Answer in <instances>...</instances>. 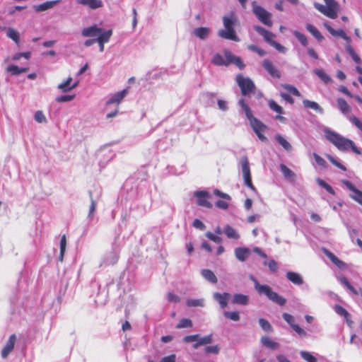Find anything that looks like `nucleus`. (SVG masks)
Instances as JSON below:
<instances>
[{"mask_svg": "<svg viewBox=\"0 0 362 362\" xmlns=\"http://www.w3.org/2000/svg\"><path fill=\"white\" fill-rule=\"evenodd\" d=\"M261 343L263 346L272 349L276 350L279 349V344L272 340L269 337L264 336L261 338Z\"/></svg>", "mask_w": 362, "mask_h": 362, "instance_id": "nucleus-30", "label": "nucleus"}, {"mask_svg": "<svg viewBox=\"0 0 362 362\" xmlns=\"http://www.w3.org/2000/svg\"><path fill=\"white\" fill-rule=\"evenodd\" d=\"M303 104L305 108L313 109L320 114L324 113L323 109L316 102L305 99V100H303Z\"/></svg>", "mask_w": 362, "mask_h": 362, "instance_id": "nucleus-31", "label": "nucleus"}, {"mask_svg": "<svg viewBox=\"0 0 362 362\" xmlns=\"http://www.w3.org/2000/svg\"><path fill=\"white\" fill-rule=\"evenodd\" d=\"M343 185H344L349 190L353 192L351 197L362 205V192L358 190L353 184L346 180H342Z\"/></svg>", "mask_w": 362, "mask_h": 362, "instance_id": "nucleus-12", "label": "nucleus"}, {"mask_svg": "<svg viewBox=\"0 0 362 362\" xmlns=\"http://www.w3.org/2000/svg\"><path fill=\"white\" fill-rule=\"evenodd\" d=\"M263 264L264 266H268V267L269 268V269L273 272H275L277 269H278V265H277V263L276 261L273 260V259H271L270 261L269 262H267V261H264L263 262Z\"/></svg>", "mask_w": 362, "mask_h": 362, "instance_id": "nucleus-63", "label": "nucleus"}, {"mask_svg": "<svg viewBox=\"0 0 362 362\" xmlns=\"http://www.w3.org/2000/svg\"><path fill=\"white\" fill-rule=\"evenodd\" d=\"M259 326L262 327V329L264 331H266L268 332H272V330H273L272 327L268 320H267L264 318H260V319H259Z\"/></svg>", "mask_w": 362, "mask_h": 362, "instance_id": "nucleus-52", "label": "nucleus"}, {"mask_svg": "<svg viewBox=\"0 0 362 362\" xmlns=\"http://www.w3.org/2000/svg\"><path fill=\"white\" fill-rule=\"evenodd\" d=\"M223 232L228 238L238 240L240 238L236 230L229 225L224 228Z\"/></svg>", "mask_w": 362, "mask_h": 362, "instance_id": "nucleus-39", "label": "nucleus"}, {"mask_svg": "<svg viewBox=\"0 0 362 362\" xmlns=\"http://www.w3.org/2000/svg\"><path fill=\"white\" fill-rule=\"evenodd\" d=\"M75 98V95H64L56 98L58 103H66L72 100Z\"/></svg>", "mask_w": 362, "mask_h": 362, "instance_id": "nucleus-61", "label": "nucleus"}, {"mask_svg": "<svg viewBox=\"0 0 362 362\" xmlns=\"http://www.w3.org/2000/svg\"><path fill=\"white\" fill-rule=\"evenodd\" d=\"M337 102L338 108L343 114H346L350 112V106L344 98H339L337 99Z\"/></svg>", "mask_w": 362, "mask_h": 362, "instance_id": "nucleus-38", "label": "nucleus"}, {"mask_svg": "<svg viewBox=\"0 0 362 362\" xmlns=\"http://www.w3.org/2000/svg\"><path fill=\"white\" fill-rule=\"evenodd\" d=\"M112 35V30L110 29L106 31L102 30L100 33L98 35V37L95 38L97 42H105L107 43L109 42L111 36Z\"/></svg>", "mask_w": 362, "mask_h": 362, "instance_id": "nucleus-33", "label": "nucleus"}, {"mask_svg": "<svg viewBox=\"0 0 362 362\" xmlns=\"http://www.w3.org/2000/svg\"><path fill=\"white\" fill-rule=\"evenodd\" d=\"M202 97L207 106H213L216 103V94L214 93L206 92Z\"/></svg>", "mask_w": 362, "mask_h": 362, "instance_id": "nucleus-40", "label": "nucleus"}, {"mask_svg": "<svg viewBox=\"0 0 362 362\" xmlns=\"http://www.w3.org/2000/svg\"><path fill=\"white\" fill-rule=\"evenodd\" d=\"M240 165L242 168V172L244 178L245 185L251 189L252 191L256 192V189L252 184L250 168L249 165V161L247 156H243L240 159Z\"/></svg>", "mask_w": 362, "mask_h": 362, "instance_id": "nucleus-8", "label": "nucleus"}, {"mask_svg": "<svg viewBox=\"0 0 362 362\" xmlns=\"http://www.w3.org/2000/svg\"><path fill=\"white\" fill-rule=\"evenodd\" d=\"M231 303L246 305L249 303V296L241 293H235L233 296Z\"/></svg>", "mask_w": 362, "mask_h": 362, "instance_id": "nucleus-26", "label": "nucleus"}, {"mask_svg": "<svg viewBox=\"0 0 362 362\" xmlns=\"http://www.w3.org/2000/svg\"><path fill=\"white\" fill-rule=\"evenodd\" d=\"M252 11L257 20L266 26L272 27L273 22L272 21V13L264 7L259 5L256 1L251 2Z\"/></svg>", "mask_w": 362, "mask_h": 362, "instance_id": "nucleus-5", "label": "nucleus"}, {"mask_svg": "<svg viewBox=\"0 0 362 362\" xmlns=\"http://www.w3.org/2000/svg\"><path fill=\"white\" fill-rule=\"evenodd\" d=\"M317 182L321 187L324 188L329 194H334V191L333 188L329 185H328L325 181L318 178L317 180Z\"/></svg>", "mask_w": 362, "mask_h": 362, "instance_id": "nucleus-54", "label": "nucleus"}, {"mask_svg": "<svg viewBox=\"0 0 362 362\" xmlns=\"http://www.w3.org/2000/svg\"><path fill=\"white\" fill-rule=\"evenodd\" d=\"M211 33V30L207 27H200L193 30V34L201 40L206 39Z\"/></svg>", "mask_w": 362, "mask_h": 362, "instance_id": "nucleus-27", "label": "nucleus"}, {"mask_svg": "<svg viewBox=\"0 0 362 362\" xmlns=\"http://www.w3.org/2000/svg\"><path fill=\"white\" fill-rule=\"evenodd\" d=\"M16 341V334H11L9 337L8 340L7 341L6 345L3 348L1 351V357L3 358H7V356L9 355V354L13 351L14 348V345Z\"/></svg>", "mask_w": 362, "mask_h": 362, "instance_id": "nucleus-17", "label": "nucleus"}, {"mask_svg": "<svg viewBox=\"0 0 362 362\" xmlns=\"http://www.w3.org/2000/svg\"><path fill=\"white\" fill-rule=\"evenodd\" d=\"M28 71V68H20L16 65L12 64L7 67V71L13 76H18Z\"/></svg>", "mask_w": 362, "mask_h": 362, "instance_id": "nucleus-42", "label": "nucleus"}, {"mask_svg": "<svg viewBox=\"0 0 362 362\" xmlns=\"http://www.w3.org/2000/svg\"><path fill=\"white\" fill-rule=\"evenodd\" d=\"M268 106L272 110L276 112L279 115L284 113L283 108L280 105H279L274 100H269Z\"/></svg>", "mask_w": 362, "mask_h": 362, "instance_id": "nucleus-49", "label": "nucleus"}, {"mask_svg": "<svg viewBox=\"0 0 362 362\" xmlns=\"http://www.w3.org/2000/svg\"><path fill=\"white\" fill-rule=\"evenodd\" d=\"M262 66L273 78H279L281 77L280 71L270 60L264 59L262 63Z\"/></svg>", "mask_w": 362, "mask_h": 362, "instance_id": "nucleus-16", "label": "nucleus"}, {"mask_svg": "<svg viewBox=\"0 0 362 362\" xmlns=\"http://www.w3.org/2000/svg\"><path fill=\"white\" fill-rule=\"evenodd\" d=\"M314 74H316L325 84H328L332 82V78L327 74L322 69H316L313 71Z\"/></svg>", "mask_w": 362, "mask_h": 362, "instance_id": "nucleus-36", "label": "nucleus"}, {"mask_svg": "<svg viewBox=\"0 0 362 362\" xmlns=\"http://www.w3.org/2000/svg\"><path fill=\"white\" fill-rule=\"evenodd\" d=\"M240 165L242 168V172L244 178L245 185L251 189L252 191L256 192V189L252 184L250 168L249 165V161L247 156H243L240 159Z\"/></svg>", "mask_w": 362, "mask_h": 362, "instance_id": "nucleus-7", "label": "nucleus"}, {"mask_svg": "<svg viewBox=\"0 0 362 362\" xmlns=\"http://www.w3.org/2000/svg\"><path fill=\"white\" fill-rule=\"evenodd\" d=\"M287 279L294 285L300 286L303 284V276L295 272H288L286 274Z\"/></svg>", "mask_w": 362, "mask_h": 362, "instance_id": "nucleus-23", "label": "nucleus"}, {"mask_svg": "<svg viewBox=\"0 0 362 362\" xmlns=\"http://www.w3.org/2000/svg\"><path fill=\"white\" fill-rule=\"evenodd\" d=\"M186 305L188 307H204V300L203 298H200V299L189 298L186 300Z\"/></svg>", "mask_w": 362, "mask_h": 362, "instance_id": "nucleus-44", "label": "nucleus"}, {"mask_svg": "<svg viewBox=\"0 0 362 362\" xmlns=\"http://www.w3.org/2000/svg\"><path fill=\"white\" fill-rule=\"evenodd\" d=\"M283 319L291 326V328H293V325H296L297 324L295 323V318L294 317L288 314L287 313H284L282 314Z\"/></svg>", "mask_w": 362, "mask_h": 362, "instance_id": "nucleus-57", "label": "nucleus"}, {"mask_svg": "<svg viewBox=\"0 0 362 362\" xmlns=\"http://www.w3.org/2000/svg\"><path fill=\"white\" fill-rule=\"evenodd\" d=\"M323 132L325 138L334 145L339 151H346L349 148H351L356 154L361 153V150L355 146L354 143L351 140L342 136L328 127H325L323 129Z\"/></svg>", "mask_w": 362, "mask_h": 362, "instance_id": "nucleus-1", "label": "nucleus"}, {"mask_svg": "<svg viewBox=\"0 0 362 362\" xmlns=\"http://www.w3.org/2000/svg\"><path fill=\"white\" fill-rule=\"evenodd\" d=\"M78 4L88 7L90 9L95 10L102 8L103 2L102 0H76Z\"/></svg>", "mask_w": 362, "mask_h": 362, "instance_id": "nucleus-20", "label": "nucleus"}, {"mask_svg": "<svg viewBox=\"0 0 362 362\" xmlns=\"http://www.w3.org/2000/svg\"><path fill=\"white\" fill-rule=\"evenodd\" d=\"M71 81H72V78L69 77L68 78H66V80H65L62 83H59L57 87L59 90H61L64 93L68 92V91L71 90L70 87H71Z\"/></svg>", "mask_w": 362, "mask_h": 362, "instance_id": "nucleus-47", "label": "nucleus"}, {"mask_svg": "<svg viewBox=\"0 0 362 362\" xmlns=\"http://www.w3.org/2000/svg\"><path fill=\"white\" fill-rule=\"evenodd\" d=\"M338 280L340 281L341 284L345 286L354 294L357 295L358 293L356 289L349 283V281L345 276H339L338 277Z\"/></svg>", "mask_w": 362, "mask_h": 362, "instance_id": "nucleus-45", "label": "nucleus"}, {"mask_svg": "<svg viewBox=\"0 0 362 362\" xmlns=\"http://www.w3.org/2000/svg\"><path fill=\"white\" fill-rule=\"evenodd\" d=\"M127 93V89H124L116 93L107 101V105H108L113 103H119L126 96Z\"/></svg>", "mask_w": 362, "mask_h": 362, "instance_id": "nucleus-28", "label": "nucleus"}, {"mask_svg": "<svg viewBox=\"0 0 362 362\" xmlns=\"http://www.w3.org/2000/svg\"><path fill=\"white\" fill-rule=\"evenodd\" d=\"M279 168L286 180H288L290 181L295 180L296 174L291 169H289L286 165L281 164L279 165Z\"/></svg>", "mask_w": 362, "mask_h": 362, "instance_id": "nucleus-29", "label": "nucleus"}, {"mask_svg": "<svg viewBox=\"0 0 362 362\" xmlns=\"http://www.w3.org/2000/svg\"><path fill=\"white\" fill-rule=\"evenodd\" d=\"M275 139L286 151H291L292 150L291 144L281 135L276 134Z\"/></svg>", "mask_w": 362, "mask_h": 362, "instance_id": "nucleus-37", "label": "nucleus"}, {"mask_svg": "<svg viewBox=\"0 0 362 362\" xmlns=\"http://www.w3.org/2000/svg\"><path fill=\"white\" fill-rule=\"evenodd\" d=\"M213 341L212 334H209L202 337H199L197 341L193 344L194 349H197L200 346L209 344Z\"/></svg>", "mask_w": 362, "mask_h": 362, "instance_id": "nucleus-34", "label": "nucleus"}, {"mask_svg": "<svg viewBox=\"0 0 362 362\" xmlns=\"http://www.w3.org/2000/svg\"><path fill=\"white\" fill-rule=\"evenodd\" d=\"M247 48L249 50L257 53L260 57H263L266 54L264 50L255 45H250L247 47Z\"/></svg>", "mask_w": 362, "mask_h": 362, "instance_id": "nucleus-60", "label": "nucleus"}, {"mask_svg": "<svg viewBox=\"0 0 362 362\" xmlns=\"http://www.w3.org/2000/svg\"><path fill=\"white\" fill-rule=\"evenodd\" d=\"M325 27L332 35L341 37L347 42L350 41V37L347 36V35L342 29L334 30L332 26L327 23H325Z\"/></svg>", "mask_w": 362, "mask_h": 362, "instance_id": "nucleus-24", "label": "nucleus"}, {"mask_svg": "<svg viewBox=\"0 0 362 362\" xmlns=\"http://www.w3.org/2000/svg\"><path fill=\"white\" fill-rule=\"evenodd\" d=\"M61 0L47 1L38 5H34L33 9L35 12L40 13L52 8L55 5L59 4Z\"/></svg>", "mask_w": 362, "mask_h": 362, "instance_id": "nucleus-18", "label": "nucleus"}, {"mask_svg": "<svg viewBox=\"0 0 362 362\" xmlns=\"http://www.w3.org/2000/svg\"><path fill=\"white\" fill-rule=\"evenodd\" d=\"M334 309L337 314L344 317L346 322H349V317H350V314L345 308H344L340 305H336Z\"/></svg>", "mask_w": 362, "mask_h": 362, "instance_id": "nucleus-43", "label": "nucleus"}, {"mask_svg": "<svg viewBox=\"0 0 362 362\" xmlns=\"http://www.w3.org/2000/svg\"><path fill=\"white\" fill-rule=\"evenodd\" d=\"M88 194H89V197H90V205L89 211H88V217L91 218L95 211V209H96V202L93 198L92 192L89 191Z\"/></svg>", "mask_w": 362, "mask_h": 362, "instance_id": "nucleus-55", "label": "nucleus"}, {"mask_svg": "<svg viewBox=\"0 0 362 362\" xmlns=\"http://www.w3.org/2000/svg\"><path fill=\"white\" fill-rule=\"evenodd\" d=\"M237 22V17L234 13H230L223 17L224 29L218 31V35L226 40L239 42L240 38L237 36L235 30V25Z\"/></svg>", "mask_w": 362, "mask_h": 362, "instance_id": "nucleus-3", "label": "nucleus"}, {"mask_svg": "<svg viewBox=\"0 0 362 362\" xmlns=\"http://www.w3.org/2000/svg\"><path fill=\"white\" fill-rule=\"evenodd\" d=\"M284 88L288 90L290 93H291L292 95H295V96H300V92L298 91V90L294 87L292 85H288V84H286L284 86Z\"/></svg>", "mask_w": 362, "mask_h": 362, "instance_id": "nucleus-59", "label": "nucleus"}, {"mask_svg": "<svg viewBox=\"0 0 362 362\" xmlns=\"http://www.w3.org/2000/svg\"><path fill=\"white\" fill-rule=\"evenodd\" d=\"M103 29L98 28L97 25H93L90 27L85 28L81 31V35L83 37H95L102 32Z\"/></svg>", "mask_w": 362, "mask_h": 362, "instance_id": "nucleus-21", "label": "nucleus"}, {"mask_svg": "<svg viewBox=\"0 0 362 362\" xmlns=\"http://www.w3.org/2000/svg\"><path fill=\"white\" fill-rule=\"evenodd\" d=\"M192 326V322L188 318H182L180 320L179 323L176 325V328L182 329L191 327Z\"/></svg>", "mask_w": 362, "mask_h": 362, "instance_id": "nucleus-53", "label": "nucleus"}, {"mask_svg": "<svg viewBox=\"0 0 362 362\" xmlns=\"http://www.w3.org/2000/svg\"><path fill=\"white\" fill-rule=\"evenodd\" d=\"M326 157L333 165H334L337 168L341 169L344 171L346 170V168L342 164H341L336 158L333 157L329 154H327Z\"/></svg>", "mask_w": 362, "mask_h": 362, "instance_id": "nucleus-58", "label": "nucleus"}, {"mask_svg": "<svg viewBox=\"0 0 362 362\" xmlns=\"http://www.w3.org/2000/svg\"><path fill=\"white\" fill-rule=\"evenodd\" d=\"M325 254L326 256L330 259V261L334 264L339 269H344L346 268V264L340 260L337 256H335L332 252L327 250H325Z\"/></svg>", "mask_w": 362, "mask_h": 362, "instance_id": "nucleus-25", "label": "nucleus"}, {"mask_svg": "<svg viewBox=\"0 0 362 362\" xmlns=\"http://www.w3.org/2000/svg\"><path fill=\"white\" fill-rule=\"evenodd\" d=\"M223 52L225 58H227L228 60V65L233 64L241 70L245 67V65L240 57L233 55L231 52L228 49H225Z\"/></svg>", "mask_w": 362, "mask_h": 362, "instance_id": "nucleus-14", "label": "nucleus"}, {"mask_svg": "<svg viewBox=\"0 0 362 362\" xmlns=\"http://www.w3.org/2000/svg\"><path fill=\"white\" fill-rule=\"evenodd\" d=\"M314 7L329 18L335 19L337 17V4H328V6H325L315 2Z\"/></svg>", "mask_w": 362, "mask_h": 362, "instance_id": "nucleus-9", "label": "nucleus"}, {"mask_svg": "<svg viewBox=\"0 0 362 362\" xmlns=\"http://www.w3.org/2000/svg\"><path fill=\"white\" fill-rule=\"evenodd\" d=\"M307 30L318 41L323 40V36L321 35L320 31L313 25L308 23L306 25Z\"/></svg>", "mask_w": 362, "mask_h": 362, "instance_id": "nucleus-41", "label": "nucleus"}, {"mask_svg": "<svg viewBox=\"0 0 362 362\" xmlns=\"http://www.w3.org/2000/svg\"><path fill=\"white\" fill-rule=\"evenodd\" d=\"M34 118L35 120L38 123L46 122L47 121L44 113L40 110H38L35 112Z\"/></svg>", "mask_w": 362, "mask_h": 362, "instance_id": "nucleus-62", "label": "nucleus"}, {"mask_svg": "<svg viewBox=\"0 0 362 362\" xmlns=\"http://www.w3.org/2000/svg\"><path fill=\"white\" fill-rule=\"evenodd\" d=\"M6 35L8 37L12 39L16 44H18L20 40L19 33L13 28H9L7 30Z\"/></svg>", "mask_w": 362, "mask_h": 362, "instance_id": "nucleus-46", "label": "nucleus"}, {"mask_svg": "<svg viewBox=\"0 0 362 362\" xmlns=\"http://www.w3.org/2000/svg\"><path fill=\"white\" fill-rule=\"evenodd\" d=\"M345 48L346 51L356 63L360 64L361 62V58L356 54L354 48L350 45H346Z\"/></svg>", "mask_w": 362, "mask_h": 362, "instance_id": "nucleus-48", "label": "nucleus"}, {"mask_svg": "<svg viewBox=\"0 0 362 362\" xmlns=\"http://www.w3.org/2000/svg\"><path fill=\"white\" fill-rule=\"evenodd\" d=\"M250 279L253 281L255 288L259 295L266 296L268 299L280 306L286 304V299L273 291L269 286L260 284L253 276H250Z\"/></svg>", "mask_w": 362, "mask_h": 362, "instance_id": "nucleus-4", "label": "nucleus"}, {"mask_svg": "<svg viewBox=\"0 0 362 362\" xmlns=\"http://www.w3.org/2000/svg\"><path fill=\"white\" fill-rule=\"evenodd\" d=\"M119 250L117 246H113L112 250L107 252L103 257L100 266L113 265L119 259Z\"/></svg>", "mask_w": 362, "mask_h": 362, "instance_id": "nucleus-10", "label": "nucleus"}, {"mask_svg": "<svg viewBox=\"0 0 362 362\" xmlns=\"http://www.w3.org/2000/svg\"><path fill=\"white\" fill-rule=\"evenodd\" d=\"M235 81L241 89L243 95L250 96L252 93H255V85L250 78L238 74L236 76Z\"/></svg>", "mask_w": 362, "mask_h": 362, "instance_id": "nucleus-6", "label": "nucleus"}, {"mask_svg": "<svg viewBox=\"0 0 362 362\" xmlns=\"http://www.w3.org/2000/svg\"><path fill=\"white\" fill-rule=\"evenodd\" d=\"M300 354L308 362H317V358L308 351H302Z\"/></svg>", "mask_w": 362, "mask_h": 362, "instance_id": "nucleus-56", "label": "nucleus"}, {"mask_svg": "<svg viewBox=\"0 0 362 362\" xmlns=\"http://www.w3.org/2000/svg\"><path fill=\"white\" fill-rule=\"evenodd\" d=\"M202 276L209 282L216 284L218 279L214 273L210 269H202L201 271Z\"/></svg>", "mask_w": 362, "mask_h": 362, "instance_id": "nucleus-32", "label": "nucleus"}, {"mask_svg": "<svg viewBox=\"0 0 362 362\" xmlns=\"http://www.w3.org/2000/svg\"><path fill=\"white\" fill-rule=\"evenodd\" d=\"M300 337H306L308 334L305 329L301 328L298 325H293L292 328Z\"/></svg>", "mask_w": 362, "mask_h": 362, "instance_id": "nucleus-64", "label": "nucleus"}, {"mask_svg": "<svg viewBox=\"0 0 362 362\" xmlns=\"http://www.w3.org/2000/svg\"><path fill=\"white\" fill-rule=\"evenodd\" d=\"M250 255V250L247 247H240L235 249V256L240 262H245Z\"/></svg>", "mask_w": 362, "mask_h": 362, "instance_id": "nucleus-22", "label": "nucleus"}, {"mask_svg": "<svg viewBox=\"0 0 362 362\" xmlns=\"http://www.w3.org/2000/svg\"><path fill=\"white\" fill-rule=\"evenodd\" d=\"M293 34L294 35V36L297 38V40L300 42V43L303 45V46H307L308 44V40L307 39V37L300 33L299 31L298 30H294L293 32Z\"/></svg>", "mask_w": 362, "mask_h": 362, "instance_id": "nucleus-50", "label": "nucleus"}, {"mask_svg": "<svg viewBox=\"0 0 362 362\" xmlns=\"http://www.w3.org/2000/svg\"><path fill=\"white\" fill-rule=\"evenodd\" d=\"M238 105L244 111L252 130L256 134L258 139L263 142L267 141V138L264 135V133L268 130L267 126L253 116L250 107L246 104L243 98H240L238 100Z\"/></svg>", "mask_w": 362, "mask_h": 362, "instance_id": "nucleus-2", "label": "nucleus"}, {"mask_svg": "<svg viewBox=\"0 0 362 362\" xmlns=\"http://www.w3.org/2000/svg\"><path fill=\"white\" fill-rule=\"evenodd\" d=\"M223 315L225 317L230 319L233 321L237 322L240 320V313L238 311H225L223 313Z\"/></svg>", "mask_w": 362, "mask_h": 362, "instance_id": "nucleus-51", "label": "nucleus"}, {"mask_svg": "<svg viewBox=\"0 0 362 362\" xmlns=\"http://www.w3.org/2000/svg\"><path fill=\"white\" fill-rule=\"evenodd\" d=\"M213 298L218 303L220 307L224 309L228 305V300L230 298V294L226 292L223 293L216 292L213 294Z\"/></svg>", "mask_w": 362, "mask_h": 362, "instance_id": "nucleus-19", "label": "nucleus"}, {"mask_svg": "<svg viewBox=\"0 0 362 362\" xmlns=\"http://www.w3.org/2000/svg\"><path fill=\"white\" fill-rule=\"evenodd\" d=\"M254 29L258 34L262 35L264 37V41L269 44L271 46L272 45V42H275V40H274L275 35L272 32L266 30L264 28L260 25H255Z\"/></svg>", "mask_w": 362, "mask_h": 362, "instance_id": "nucleus-13", "label": "nucleus"}, {"mask_svg": "<svg viewBox=\"0 0 362 362\" xmlns=\"http://www.w3.org/2000/svg\"><path fill=\"white\" fill-rule=\"evenodd\" d=\"M211 62L216 66H228V60L220 54H216L214 55Z\"/></svg>", "mask_w": 362, "mask_h": 362, "instance_id": "nucleus-35", "label": "nucleus"}, {"mask_svg": "<svg viewBox=\"0 0 362 362\" xmlns=\"http://www.w3.org/2000/svg\"><path fill=\"white\" fill-rule=\"evenodd\" d=\"M223 52L225 58H227L228 60V65L233 64L241 70L245 67V65L240 57L233 55L231 52L228 49H225Z\"/></svg>", "mask_w": 362, "mask_h": 362, "instance_id": "nucleus-15", "label": "nucleus"}, {"mask_svg": "<svg viewBox=\"0 0 362 362\" xmlns=\"http://www.w3.org/2000/svg\"><path fill=\"white\" fill-rule=\"evenodd\" d=\"M194 196L197 198V202L199 206L208 209L212 208V204L207 200L210 197V194L207 191H196L194 193Z\"/></svg>", "mask_w": 362, "mask_h": 362, "instance_id": "nucleus-11", "label": "nucleus"}]
</instances>
